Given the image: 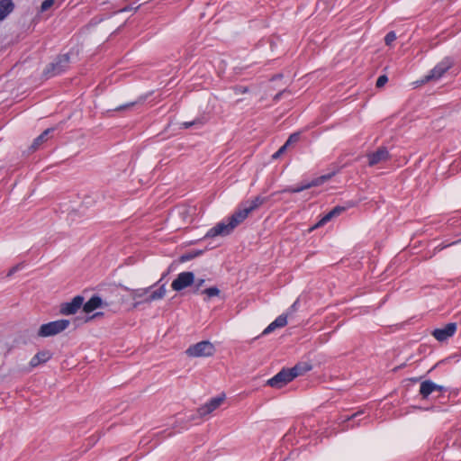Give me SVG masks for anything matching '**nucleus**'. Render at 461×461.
I'll use <instances>...</instances> for the list:
<instances>
[{
	"mask_svg": "<svg viewBox=\"0 0 461 461\" xmlns=\"http://www.w3.org/2000/svg\"><path fill=\"white\" fill-rule=\"evenodd\" d=\"M334 175V172L322 175L321 176L315 177L311 181H303L302 184L297 185L295 186H287L279 192L273 193L270 196L257 195L252 200L244 201L242 202V203L251 213L252 212L258 210L264 203H267L270 197L276 195L277 193H301L306 189L323 185L325 182L329 181Z\"/></svg>",
	"mask_w": 461,
	"mask_h": 461,
	"instance_id": "obj_1",
	"label": "nucleus"
},
{
	"mask_svg": "<svg viewBox=\"0 0 461 461\" xmlns=\"http://www.w3.org/2000/svg\"><path fill=\"white\" fill-rule=\"evenodd\" d=\"M70 63V57L68 54L59 55L53 62L46 66L43 75L47 77H52L65 72Z\"/></svg>",
	"mask_w": 461,
	"mask_h": 461,
	"instance_id": "obj_2",
	"label": "nucleus"
},
{
	"mask_svg": "<svg viewBox=\"0 0 461 461\" xmlns=\"http://www.w3.org/2000/svg\"><path fill=\"white\" fill-rule=\"evenodd\" d=\"M70 324L68 320H57L42 324L39 330L38 336L41 338L57 335L65 330Z\"/></svg>",
	"mask_w": 461,
	"mask_h": 461,
	"instance_id": "obj_3",
	"label": "nucleus"
},
{
	"mask_svg": "<svg viewBox=\"0 0 461 461\" xmlns=\"http://www.w3.org/2000/svg\"><path fill=\"white\" fill-rule=\"evenodd\" d=\"M215 353L214 345L209 340H203L193 344L185 350V354L191 357H206Z\"/></svg>",
	"mask_w": 461,
	"mask_h": 461,
	"instance_id": "obj_4",
	"label": "nucleus"
},
{
	"mask_svg": "<svg viewBox=\"0 0 461 461\" xmlns=\"http://www.w3.org/2000/svg\"><path fill=\"white\" fill-rule=\"evenodd\" d=\"M454 64L455 59L453 58L445 57L429 71L427 76H425L423 82H429L430 80H438L441 78L444 74L454 66Z\"/></svg>",
	"mask_w": 461,
	"mask_h": 461,
	"instance_id": "obj_5",
	"label": "nucleus"
},
{
	"mask_svg": "<svg viewBox=\"0 0 461 461\" xmlns=\"http://www.w3.org/2000/svg\"><path fill=\"white\" fill-rule=\"evenodd\" d=\"M294 379L289 368H283L280 372L275 375L272 378L268 379L266 383L267 385L273 388H282Z\"/></svg>",
	"mask_w": 461,
	"mask_h": 461,
	"instance_id": "obj_6",
	"label": "nucleus"
},
{
	"mask_svg": "<svg viewBox=\"0 0 461 461\" xmlns=\"http://www.w3.org/2000/svg\"><path fill=\"white\" fill-rule=\"evenodd\" d=\"M194 283V274L185 271L177 275L176 278L172 282L171 287L174 291L179 292L190 286Z\"/></svg>",
	"mask_w": 461,
	"mask_h": 461,
	"instance_id": "obj_7",
	"label": "nucleus"
},
{
	"mask_svg": "<svg viewBox=\"0 0 461 461\" xmlns=\"http://www.w3.org/2000/svg\"><path fill=\"white\" fill-rule=\"evenodd\" d=\"M457 325L456 322H448L442 328L435 329L431 334L439 342L447 340L453 337L456 331Z\"/></svg>",
	"mask_w": 461,
	"mask_h": 461,
	"instance_id": "obj_8",
	"label": "nucleus"
},
{
	"mask_svg": "<svg viewBox=\"0 0 461 461\" xmlns=\"http://www.w3.org/2000/svg\"><path fill=\"white\" fill-rule=\"evenodd\" d=\"M234 229L235 228L230 227V220L227 218L226 221H220L211 228L204 235V239L214 238L216 236H227L230 235Z\"/></svg>",
	"mask_w": 461,
	"mask_h": 461,
	"instance_id": "obj_9",
	"label": "nucleus"
},
{
	"mask_svg": "<svg viewBox=\"0 0 461 461\" xmlns=\"http://www.w3.org/2000/svg\"><path fill=\"white\" fill-rule=\"evenodd\" d=\"M84 300L82 295L75 296L70 302L60 304L59 312L63 315L75 314L83 306Z\"/></svg>",
	"mask_w": 461,
	"mask_h": 461,
	"instance_id": "obj_10",
	"label": "nucleus"
},
{
	"mask_svg": "<svg viewBox=\"0 0 461 461\" xmlns=\"http://www.w3.org/2000/svg\"><path fill=\"white\" fill-rule=\"evenodd\" d=\"M366 157L369 167H374L381 162L387 161L391 158L388 149L384 146L379 147L374 152L368 153Z\"/></svg>",
	"mask_w": 461,
	"mask_h": 461,
	"instance_id": "obj_11",
	"label": "nucleus"
},
{
	"mask_svg": "<svg viewBox=\"0 0 461 461\" xmlns=\"http://www.w3.org/2000/svg\"><path fill=\"white\" fill-rule=\"evenodd\" d=\"M346 211V208L344 206L337 205L334 208H332L328 213L323 215L314 225H312L309 229V232L313 231L314 230L321 228L327 224L331 219L334 217H337L340 215L343 212Z\"/></svg>",
	"mask_w": 461,
	"mask_h": 461,
	"instance_id": "obj_12",
	"label": "nucleus"
},
{
	"mask_svg": "<svg viewBox=\"0 0 461 461\" xmlns=\"http://www.w3.org/2000/svg\"><path fill=\"white\" fill-rule=\"evenodd\" d=\"M249 213L250 212L241 203L238 206L237 210L230 217H228L230 220V227L236 228L248 218Z\"/></svg>",
	"mask_w": 461,
	"mask_h": 461,
	"instance_id": "obj_13",
	"label": "nucleus"
},
{
	"mask_svg": "<svg viewBox=\"0 0 461 461\" xmlns=\"http://www.w3.org/2000/svg\"><path fill=\"white\" fill-rule=\"evenodd\" d=\"M225 395L221 394L219 396H216L214 398H212L208 402H206L204 405L201 406L197 410V413L200 417H203L205 415L210 414L214 410H216L224 401Z\"/></svg>",
	"mask_w": 461,
	"mask_h": 461,
	"instance_id": "obj_14",
	"label": "nucleus"
},
{
	"mask_svg": "<svg viewBox=\"0 0 461 461\" xmlns=\"http://www.w3.org/2000/svg\"><path fill=\"white\" fill-rule=\"evenodd\" d=\"M52 357V353L50 350H41L36 353L31 359L29 365L32 368L37 367L48 362Z\"/></svg>",
	"mask_w": 461,
	"mask_h": 461,
	"instance_id": "obj_15",
	"label": "nucleus"
},
{
	"mask_svg": "<svg viewBox=\"0 0 461 461\" xmlns=\"http://www.w3.org/2000/svg\"><path fill=\"white\" fill-rule=\"evenodd\" d=\"M104 304L108 305V303H104L99 295L95 294L93 295L86 303H83L82 307L86 313H90L97 308L102 307Z\"/></svg>",
	"mask_w": 461,
	"mask_h": 461,
	"instance_id": "obj_16",
	"label": "nucleus"
},
{
	"mask_svg": "<svg viewBox=\"0 0 461 461\" xmlns=\"http://www.w3.org/2000/svg\"><path fill=\"white\" fill-rule=\"evenodd\" d=\"M55 131V128H48L44 131H42L37 138H35L30 146L31 151H35L40 147L47 141V140L50 138V133H52Z\"/></svg>",
	"mask_w": 461,
	"mask_h": 461,
	"instance_id": "obj_17",
	"label": "nucleus"
},
{
	"mask_svg": "<svg viewBox=\"0 0 461 461\" xmlns=\"http://www.w3.org/2000/svg\"><path fill=\"white\" fill-rule=\"evenodd\" d=\"M287 324V314L279 315L272 321L263 331V335H267L274 331L277 328H283Z\"/></svg>",
	"mask_w": 461,
	"mask_h": 461,
	"instance_id": "obj_18",
	"label": "nucleus"
},
{
	"mask_svg": "<svg viewBox=\"0 0 461 461\" xmlns=\"http://www.w3.org/2000/svg\"><path fill=\"white\" fill-rule=\"evenodd\" d=\"M435 383L431 380H425L421 382L420 385V395L422 399L427 400L429 396L435 393Z\"/></svg>",
	"mask_w": 461,
	"mask_h": 461,
	"instance_id": "obj_19",
	"label": "nucleus"
},
{
	"mask_svg": "<svg viewBox=\"0 0 461 461\" xmlns=\"http://www.w3.org/2000/svg\"><path fill=\"white\" fill-rule=\"evenodd\" d=\"M289 369L294 375V378H295L299 375H304L308 371H311L312 369V366L308 362H300Z\"/></svg>",
	"mask_w": 461,
	"mask_h": 461,
	"instance_id": "obj_20",
	"label": "nucleus"
},
{
	"mask_svg": "<svg viewBox=\"0 0 461 461\" xmlns=\"http://www.w3.org/2000/svg\"><path fill=\"white\" fill-rule=\"evenodd\" d=\"M14 9L13 0H0V21L5 19Z\"/></svg>",
	"mask_w": 461,
	"mask_h": 461,
	"instance_id": "obj_21",
	"label": "nucleus"
},
{
	"mask_svg": "<svg viewBox=\"0 0 461 461\" xmlns=\"http://www.w3.org/2000/svg\"><path fill=\"white\" fill-rule=\"evenodd\" d=\"M207 122V119L205 116H198L193 121L190 122H183L180 123V129H189V128H195L200 129Z\"/></svg>",
	"mask_w": 461,
	"mask_h": 461,
	"instance_id": "obj_22",
	"label": "nucleus"
},
{
	"mask_svg": "<svg viewBox=\"0 0 461 461\" xmlns=\"http://www.w3.org/2000/svg\"><path fill=\"white\" fill-rule=\"evenodd\" d=\"M165 294H166L165 285H162L158 290L152 292L142 302L150 303L152 301L162 299L165 296Z\"/></svg>",
	"mask_w": 461,
	"mask_h": 461,
	"instance_id": "obj_23",
	"label": "nucleus"
},
{
	"mask_svg": "<svg viewBox=\"0 0 461 461\" xmlns=\"http://www.w3.org/2000/svg\"><path fill=\"white\" fill-rule=\"evenodd\" d=\"M120 286L123 290H125V291H131V298L133 300H136L138 298H141V297L145 296L149 292V289L152 287V286H149L148 288H140V289L131 290L130 288H128L127 286H124L122 285H120Z\"/></svg>",
	"mask_w": 461,
	"mask_h": 461,
	"instance_id": "obj_24",
	"label": "nucleus"
},
{
	"mask_svg": "<svg viewBox=\"0 0 461 461\" xmlns=\"http://www.w3.org/2000/svg\"><path fill=\"white\" fill-rule=\"evenodd\" d=\"M203 253V250H194V251L185 253L180 257V261L186 262V261L192 260V259L195 258L196 257L201 256Z\"/></svg>",
	"mask_w": 461,
	"mask_h": 461,
	"instance_id": "obj_25",
	"label": "nucleus"
},
{
	"mask_svg": "<svg viewBox=\"0 0 461 461\" xmlns=\"http://www.w3.org/2000/svg\"><path fill=\"white\" fill-rule=\"evenodd\" d=\"M300 138H301L300 132H294L288 137V139L286 140L285 144L286 147H290L291 145L298 142L300 140Z\"/></svg>",
	"mask_w": 461,
	"mask_h": 461,
	"instance_id": "obj_26",
	"label": "nucleus"
},
{
	"mask_svg": "<svg viewBox=\"0 0 461 461\" xmlns=\"http://www.w3.org/2000/svg\"><path fill=\"white\" fill-rule=\"evenodd\" d=\"M365 411L363 410L358 411L351 415H345L341 417V422L347 423L350 420H354L355 419L358 418L359 416L363 415Z\"/></svg>",
	"mask_w": 461,
	"mask_h": 461,
	"instance_id": "obj_27",
	"label": "nucleus"
},
{
	"mask_svg": "<svg viewBox=\"0 0 461 461\" xmlns=\"http://www.w3.org/2000/svg\"><path fill=\"white\" fill-rule=\"evenodd\" d=\"M203 294H206L209 298L217 296L220 294V290L216 286L204 289Z\"/></svg>",
	"mask_w": 461,
	"mask_h": 461,
	"instance_id": "obj_28",
	"label": "nucleus"
},
{
	"mask_svg": "<svg viewBox=\"0 0 461 461\" xmlns=\"http://www.w3.org/2000/svg\"><path fill=\"white\" fill-rule=\"evenodd\" d=\"M396 40V34L393 31L389 32L384 37V43L387 46H391L392 43Z\"/></svg>",
	"mask_w": 461,
	"mask_h": 461,
	"instance_id": "obj_29",
	"label": "nucleus"
},
{
	"mask_svg": "<svg viewBox=\"0 0 461 461\" xmlns=\"http://www.w3.org/2000/svg\"><path fill=\"white\" fill-rule=\"evenodd\" d=\"M435 387H436L435 388V393H438V396H440V397H444L445 394L449 392V388L448 387L437 384L436 383H435Z\"/></svg>",
	"mask_w": 461,
	"mask_h": 461,
	"instance_id": "obj_30",
	"label": "nucleus"
},
{
	"mask_svg": "<svg viewBox=\"0 0 461 461\" xmlns=\"http://www.w3.org/2000/svg\"><path fill=\"white\" fill-rule=\"evenodd\" d=\"M388 82V77L386 75H381L376 80L375 86L380 88L383 87Z\"/></svg>",
	"mask_w": 461,
	"mask_h": 461,
	"instance_id": "obj_31",
	"label": "nucleus"
},
{
	"mask_svg": "<svg viewBox=\"0 0 461 461\" xmlns=\"http://www.w3.org/2000/svg\"><path fill=\"white\" fill-rule=\"evenodd\" d=\"M55 0H44L41 5V11L45 12L49 10L53 5Z\"/></svg>",
	"mask_w": 461,
	"mask_h": 461,
	"instance_id": "obj_32",
	"label": "nucleus"
},
{
	"mask_svg": "<svg viewBox=\"0 0 461 461\" xmlns=\"http://www.w3.org/2000/svg\"><path fill=\"white\" fill-rule=\"evenodd\" d=\"M23 268V263H19L11 267L7 273V276H12L14 274Z\"/></svg>",
	"mask_w": 461,
	"mask_h": 461,
	"instance_id": "obj_33",
	"label": "nucleus"
},
{
	"mask_svg": "<svg viewBox=\"0 0 461 461\" xmlns=\"http://www.w3.org/2000/svg\"><path fill=\"white\" fill-rule=\"evenodd\" d=\"M23 268V263H19L11 267L7 273V276H12L14 274Z\"/></svg>",
	"mask_w": 461,
	"mask_h": 461,
	"instance_id": "obj_34",
	"label": "nucleus"
},
{
	"mask_svg": "<svg viewBox=\"0 0 461 461\" xmlns=\"http://www.w3.org/2000/svg\"><path fill=\"white\" fill-rule=\"evenodd\" d=\"M287 149H288V147H286L285 144H284L283 146H281L279 148V149L276 152H275L272 155V158L273 159H277L278 158H280L286 151Z\"/></svg>",
	"mask_w": 461,
	"mask_h": 461,
	"instance_id": "obj_35",
	"label": "nucleus"
},
{
	"mask_svg": "<svg viewBox=\"0 0 461 461\" xmlns=\"http://www.w3.org/2000/svg\"><path fill=\"white\" fill-rule=\"evenodd\" d=\"M460 242H461V240L453 241V242L448 243V244L441 243L438 247H436V249L439 251V250H442V249H444L446 248H448V247H450L452 245H455V244H457V243H460Z\"/></svg>",
	"mask_w": 461,
	"mask_h": 461,
	"instance_id": "obj_36",
	"label": "nucleus"
},
{
	"mask_svg": "<svg viewBox=\"0 0 461 461\" xmlns=\"http://www.w3.org/2000/svg\"><path fill=\"white\" fill-rule=\"evenodd\" d=\"M134 104H135V102L128 103V104H125L116 107L114 110L115 111H124L130 107H132Z\"/></svg>",
	"mask_w": 461,
	"mask_h": 461,
	"instance_id": "obj_37",
	"label": "nucleus"
},
{
	"mask_svg": "<svg viewBox=\"0 0 461 461\" xmlns=\"http://www.w3.org/2000/svg\"><path fill=\"white\" fill-rule=\"evenodd\" d=\"M299 305V300L297 299L288 309V313L291 314L297 311Z\"/></svg>",
	"mask_w": 461,
	"mask_h": 461,
	"instance_id": "obj_38",
	"label": "nucleus"
},
{
	"mask_svg": "<svg viewBox=\"0 0 461 461\" xmlns=\"http://www.w3.org/2000/svg\"><path fill=\"white\" fill-rule=\"evenodd\" d=\"M203 284H204V279H198L195 282V289H196V291H198L199 288L203 285Z\"/></svg>",
	"mask_w": 461,
	"mask_h": 461,
	"instance_id": "obj_39",
	"label": "nucleus"
},
{
	"mask_svg": "<svg viewBox=\"0 0 461 461\" xmlns=\"http://www.w3.org/2000/svg\"><path fill=\"white\" fill-rule=\"evenodd\" d=\"M103 314H104L103 312H96V313H95L94 315H92V316L89 318V320H92V319H94V318H95V317H97V316H101V315H103Z\"/></svg>",
	"mask_w": 461,
	"mask_h": 461,
	"instance_id": "obj_40",
	"label": "nucleus"
},
{
	"mask_svg": "<svg viewBox=\"0 0 461 461\" xmlns=\"http://www.w3.org/2000/svg\"><path fill=\"white\" fill-rule=\"evenodd\" d=\"M357 425H358V423L357 425H355V424H352V425L347 424V425H345L344 429H352V428H354L355 426H357Z\"/></svg>",
	"mask_w": 461,
	"mask_h": 461,
	"instance_id": "obj_41",
	"label": "nucleus"
},
{
	"mask_svg": "<svg viewBox=\"0 0 461 461\" xmlns=\"http://www.w3.org/2000/svg\"><path fill=\"white\" fill-rule=\"evenodd\" d=\"M280 96H281V93L277 94V95H276L275 99H279V98H280Z\"/></svg>",
	"mask_w": 461,
	"mask_h": 461,
	"instance_id": "obj_42",
	"label": "nucleus"
},
{
	"mask_svg": "<svg viewBox=\"0 0 461 461\" xmlns=\"http://www.w3.org/2000/svg\"><path fill=\"white\" fill-rule=\"evenodd\" d=\"M240 92L241 93H246L247 92V88L246 87H242V90Z\"/></svg>",
	"mask_w": 461,
	"mask_h": 461,
	"instance_id": "obj_43",
	"label": "nucleus"
},
{
	"mask_svg": "<svg viewBox=\"0 0 461 461\" xmlns=\"http://www.w3.org/2000/svg\"><path fill=\"white\" fill-rule=\"evenodd\" d=\"M188 420H194V415H192Z\"/></svg>",
	"mask_w": 461,
	"mask_h": 461,
	"instance_id": "obj_44",
	"label": "nucleus"
},
{
	"mask_svg": "<svg viewBox=\"0 0 461 461\" xmlns=\"http://www.w3.org/2000/svg\"><path fill=\"white\" fill-rule=\"evenodd\" d=\"M141 302H137L134 306L136 307L138 304H140Z\"/></svg>",
	"mask_w": 461,
	"mask_h": 461,
	"instance_id": "obj_45",
	"label": "nucleus"
}]
</instances>
